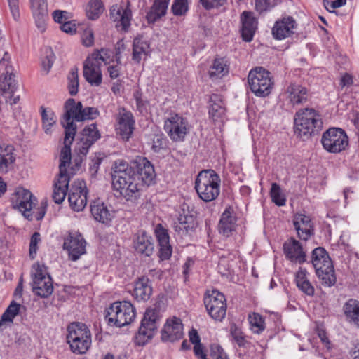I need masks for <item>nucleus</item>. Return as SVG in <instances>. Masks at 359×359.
<instances>
[{
    "mask_svg": "<svg viewBox=\"0 0 359 359\" xmlns=\"http://www.w3.org/2000/svg\"><path fill=\"white\" fill-rule=\"evenodd\" d=\"M255 9L259 13L271 10L275 6V0H255Z\"/></svg>",
    "mask_w": 359,
    "mask_h": 359,
    "instance_id": "obj_57",
    "label": "nucleus"
},
{
    "mask_svg": "<svg viewBox=\"0 0 359 359\" xmlns=\"http://www.w3.org/2000/svg\"><path fill=\"white\" fill-rule=\"evenodd\" d=\"M11 13L15 20L20 18L19 1L18 0H7Z\"/></svg>",
    "mask_w": 359,
    "mask_h": 359,
    "instance_id": "obj_62",
    "label": "nucleus"
},
{
    "mask_svg": "<svg viewBox=\"0 0 359 359\" xmlns=\"http://www.w3.org/2000/svg\"><path fill=\"white\" fill-rule=\"evenodd\" d=\"M250 329L257 334H262L266 329L264 318L258 313L253 312L248 315Z\"/></svg>",
    "mask_w": 359,
    "mask_h": 359,
    "instance_id": "obj_41",
    "label": "nucleus"
},
{
    "mask_svg": "<svg viewBox=\"0 0 359 359\" xmlns=\"http://www.w3.org/2000/svg\"><path fill=\"white\" fill-rule=\"evenodd\" d=\"M32 278V291L36 295L41 298H47L52 294L53 280L44 265L39 264L33 265Z\"/></svg>",
    "mask_w": 359,
    "mask_h": 359,
    "instance_id": "obj_11",
    "label": "nucleus"
},
{
    "mask_svg": "<svg viewBox=\"0 0 359 359\" xmlns=\"http://www.w3.org/2000/svg\"><path fill=\"white\" fill-rule=\"evenodd\" d=\"M323 124L321 116L313 109H302L295 114L294 133L303 140L317 135L322 130Z\"/></svg>",
    "mask_w": 359,
    "mask_h": 359,
    "instance_id": "obj_3",
    "label": "nucleus"
},
{
    "mask_svg": "<svg viewBox=\"0 0 359 359\" xmlns=\"http://www.w3.org/2000/svg\"><path fill=\"white\" fill-rule=\"evenodd\" d=\"M286 100L292 105L305 103L309 97L307 88L297 83H290L285 90Z\"/></svg>",
    "mask_w": 359,
    "mask_h": 359,
    "instance_id": "obj_25",
    "label": "nucleus"
},
{
    "mask_svg": "<svg viewBox=\"0 0 359 359\" xmlns=\"http://www.w3.org/2000/svg\"><path fill=\"white\" fill-rule=\"evenodd\" d=\"M308 272L306 269L299 267L295 274V282L298 289L305 294L313 297L315 289L308 278Z\"/></svg>",
    "mask_w": 359,
    "mask_h": 359,
    "instance_id": "obj_34",
    "label": "nucleus"
},
{
    "mask_svg": "<svg viewBox=\"0 0 359 359\" xmlns=\"http://www.w3.org/2000/svg\"><path fill=\"white\" fill-rule=\"evenodd\" d=\"M53 18L55 22L62 24L68 19V12L61 10H55L53 13Z\"/></svg>",
    "mask_w": 359,
    "mask_h": 359,
    "instance_id": "obj_63",
    "label": "nucleus"
},
{
    "mask_svg": "<svg viewBox=\"0 0 359 359\" xmlns=\"http://www.w3.org/2000/svg\"><path fill=\"white\" fill-rule=\"evenodd\" d=\"M241 21L242 39L246 42H250L257 29L258 20L252 12L243 11L241 15Z\"/></svg>",
    "mask_w": 359,
    "mask_h": 359,
    "instance_id": "obj_24",
    "label": "nucleus"
},
{
    "mask_svg": "<svg viewBox=\"0 0 359 359\" xmlns=\"http://www.w3.org/2000/svg\"><path fill=\"white\" fill-rule=\"evenodd\" d=\"M311 262L315 271L333 264L328 253L322 247H318L312 251Z\"/></svg>",
    "mask_w": 359,
    "mask_h": 359,
    "instance_id": "obj_36",
    "label": "nucleus"
},
{
    "mask_svg": "<svg viewBox=\"0 0 359 359\" xmlns=\"http://www.w3.org/2000/svg\"><path fill=\"white\" fill-rule=\"evenodd\" d=\"M155 235L158 243H165L170 241L168 230L161 224H158L155 228Z\"/></svg>",
    "mask_w": 359,
    "mask_h": 359,
    "instance_id": "obj_56",
    "label": "nucleus"
},
{
    "mask_svg": "<svg viewBox=\"0 0 359 359\" xmlns=\"http://www.w3.org/2000/svg\"><path fill=\"white\" fill-rule=\"evenodd\" d=\"M33 15L48 16L46 0H30Z\"/></svg>",
    "mask_w": 359,
    "mask_h": 359,
    "instance_id": "obj_46",
    "label": "nucleus"
},
{
    "mask_svg": "<svg viewBox=\"0 0 359 359\" xmlns=\"http://www.w3.org/2000/svg\"><path fill=\"white\" fill-rule=\"evenodd\" d=\"M90 212L95 221L102 224H109L114 217L112 211L100 200L94 201L90 204Z\"/></svg>",
    "mask_w": 359,
    "mask_h": 359,
    "instance_id": "obj_28",
    "label": "nucleus"
},
{
    "mask_svg": "<svg viewBox=\"0 0 359 359\" xmlns=\"http://www.w3.org/2000/svg\"><path fill=\"white\" fill-rule=\"evenodd\" d=\"M55 61V55L51 49L47 50L46 57L42 60V69L48 74Z\"/></svg>",
    "mask_w": 359,
    "mask_h": 359,
    "instance_id": "obj_59",
    "label": "nucleus"
},
{
    "mask_svg": "<svg viewBox=\"0 0 359 359\" xmlns=\"http://www.w3.org/2000/svg\"><path fill=\"white\" fill-rule=\"evenodd\" d=\"M149 44L140 38H135L133 43V60L139 64L145 60L149 53Z\"/></svg>",
    "mask_w": 359,
    "mask_h": 359,
    "instance_id": "obj_39",
    "label": "nucleus"
},
{
    "mask_svg": "<svg viewBox=\"0 0 359 359\" xmlns=\"http://www.w3.org/2000/svg\"><path fill=\"white\" fill-rule=\"evenodd\" d=\"M170 0H154L146 18L149 23H154L166 14Z\"/></svg>",
    "mask_w": 359,
    "mask_h": 359,
    "instance_id": "obj_35",
    "label": "nucleus"
},
{
    "mask_svg": "<svg viewBox=\"0 0 359 359\" xmlns=\"http://www.w3.org/2000/svg\"><path fill=\"white\" fill-rule=\"evenodd\" d=\"M248 82L251 91L260 97L268 96L273 86L270 72L262 67H256L250 71Z\"/></svg>",
    "mask_w": 359,
    "mask_h": 359,
    "instance_id": "obj_9",
    "label": "nucleus"
},
{
    "mask_svg": "<svg viewBox=\"0 0 359 359\" xmlns=\"http://www.w3.org/2000/svg\"><path fill=\"white\" fill-rule=\"evenodd\" d=\"M197 226L196 217L191 215H180L177 222L173 224L175 231L180 236L190 234Z\"/></svg>",
    "mask_w": 359,
    "mask_h": 359,
    "instance_id": "obj_29",
    "label": "nucleus"
},
{
    "mask_svg": "<svg viewBox=\"0 0 359 359\" xmlns=\"http://www.w3.org/2000/svg\"><path fill=\"white\" fill-rule=\"evenodd\" d=\"M110 18L117 22L116 27H121L122 30L126 32L130 26L132 13L128 7L123 8L117 4L113 5L110 8Z\"/></svg>",
    "mask_w": 359,
    "mask_h": 359,
    "instance_id": "obj_27",
    "label": "nucleus"
},
{
    "mask_svg": "<svg viewBox=\"0 0 359 359\" xmlns=\"http://www.w3.org/2000/svg\"><path fill=\"white\" fill-rule=\"evenodd\" d=\"M316 274L325 287H332L337 282V277L333 264L316 271Z\"/></svg>",
    "mask_w": 359,
    "mask_h": 359,
    "instance_id": "obj_40",
    "label": "nucleus"
},
{
    "mask_svg": "<svg viewBox=\"0 0 359 359\" xmlns=\"http://www.w3.org/2000/svg\"><path fill=\"white\" fill-rule=\"evenodd\" d=\"M226 107L221 95L212 94L210 97L208 114L213 121H217L224 118L226 114Z\"/></svg>",
    "mask_w": 359,
    "mask_h": 359,
    "instance_id": "obj_30",
    "label": "nucleus"
},
{
    "mask_svg": "<svg viewBox=\"0 0 359 359\" xmlns=\"http://www.w3.org/2000/svg\"><path fill=\"white\" fill-rule=\"evenodd\" d=\"M86 242L82 235L76 231L69 232L63 243V248L68 252L69 259L72 261H76L86 254Z\"/></svg>",
    "mask_w": 359,
    "mask_h": 359,
    "instance_id": "obj_16",
    "label": "nucleus"
},
{
    "mask_svg": "<svg viewBox=\"0 0 359 359\" xmlns=\"http://www.w3.org/2000/svg\"><path fill=\"white\" fill-rule=\"evenodd\" d=\"M324 6L325 8L329 12H332L334 9L339 8L342 6H344V3L341 1V0H335V1H329V0H324L323 1Z\"/></svg>",
    "mask_w": 359,
    "mask_h": 359,
    "instance_id": "obj_64",
    "label": "nucleus"
},
{
    "mask_svg": "<svg viewBox=\"0 0 359 359\" xmlns=\"http://www.w3.org/2000/svg\"><path fill=\"white\" fill-rule=\"evenodd\" d=\"M136 313L133 305L128 301L115 302L105 309V320L110 326L121 327L135 319Z\"/></svg>",
    "mask_w": 359,
    "mask_h": 359,
    "instance_id": "obj_6",
    "label": "nucleus"
},
{
    "mask_svg": "<svg viewBox=\"0 0 359 359\" xmlns=\"http://www.w3.org/2000/svg\"><path fill=\"white\" fill-rule=\"evenodd\" d=\"M161 319L160 309L157 306L148 308L141 321L134 341L136 345L144 346L154 337Z\"/></svg>",
    "mask_w": 359,
    "mask_h": 359,
    "instance_id": "obj_7",
    "label": "nucleus"
},
{
    "mask_svg": "<svg viewBox=\"0 0 359 359\" xmlns=\"http://www.w3.org/2000/svg\"><path fill=\"white\" fill-rule=\"evenodd\" d=\"M81 137H86V139L92 141V144H93L100 138V134L97 130V126L92 123L86 126L82 131Z\"/></svg>",
    "mask_w": 359,
    "mask_h": 359,
    "instance_id": "obj_49",
    "label": "nucleus"
},
{
    "mask_svg": "<svg viewBox=\"0 0 359 359\" xmlns=\"http://www.w3.org/2000/svg\"><path fill=\"white\" fill-rule=\"evenodd\" d=\"M323 147L329 153L338 154L345 151L349 143L348 137L340 128H330L323 133Z\"/></svg>",
    "mask_w": 359,
    "mask_h": 359,
    "instance_id": "obj_10",
    "label": "nucleus"
},
{
    "mask_svg": "<svg viewBox=\"0 0 359 359\" xmlns=\"http://www.w3.org/2000/svg\"><path fill=\"white\" fill-rule=\"evenodd\" d=\"M229 67L224 57H215L210 66L208 74L210 79H221L229 73Z\"/></svg>",
    "mask_w": 359,
    "mask_h": 359,
    "instance_id": "obj_38",
    "label": "nucleus"
},
{
    "mask_svg": "<svg viewBox=\"0 0 359 359\" xmlns=\"http://www.w3.org/2000/svg\"><path fill=\"white\" fill-rule=\"evenodd\" d=\"M71 162V152L67 148H62L60 156V173L57 181L54 184L52 194L53 200L55 203L63 202L67 193L70 177L67 173V167Z\"/></svg>",
    "mask_w": 359,
    "mask_h": 359,
    "instance_id": "obj_8",
    "label": "nucleus"
},
{
    "mask_svg": "<svg viewBox=\"0 0 359 359\" xmlns=\"http://www.w3.org/2000/svg\"><path fill=\"white\" fill-rule=\"evenodd\" d=\"M93 145L92 141H90L86 137H81L79 141L76 143L75 151L81 156H86L88 154L90 147Z\"/></svg>",
    "mask_w": 359,
    "mask_h": 359,
    "instance_id": "obj_52",
    "label": "nucleus"
},
{
    "mask_svg": "<svg viewBox=\"0 0 359 359\" xmlns=\"http://www.w3.org/2000/svg\"><path fill=\"white\" fill-rule=\"evenodd\" d=\"M133 166L123 160L115 161L111 175L112 187L126 201L135 203L141 196L139 180L149 186L156 177L153 165L146 158L139 157Z\"/></svg>",
    "mask_w": 359,
    "mask_h": 359,
    "instance_id": "obj_1",
    "label": "nucleus"
},
{
    "mask_svg": "<svg viewBox=\"0 0 359 359\" xmlns=\"http://www.w3.org/2000/svg\"><path fill=\"white\" fill-rule=\"evenodd\" d=\"M37 201L36 197L28 189L22 187L15 189L11 197L12 207L22 212L28 220H32L34 212L33 207Z\"/></svg>",
    "mask_w": 359,
    "mask_h": 359,
    "instance_id": "obj_13",
    "label": "nucleus"
},
{
    "mask_svg": "<svg viewBox=\"0 0 359 359\" xmlns=\"http://www.w3.org/2000/svg\"><path fill=\"white\" fill-rule=\"evenodd\" d=\"M41 241V236L39 232H34L31 236L29 243V257L31 259H35L38 250V244Z\"/></svg>",
    "mask_w": 359,
    "mask_h": 359,
    "instance_id": "obj_54",
    "label": "nucleus"
},
{
    "mask_svg": "<svg viewBox=\"0 0 359 359\" xmlns=\"http://www.w3.org/2000/svg\"><path fill=\"white\" fill-rule=\"evenodd\" d=\"M151 140V149L156 153L160 152L167 147L168 140L163 133L155 134Z\"/></svg>",
    "mask_w": 359,
    "mask_h": 359,
    "instance_id": "obj_50",
    "label": "nucleus"
},
{
    "mask_svg": "<svg viewBox=\"0 0 359 359\" xmlns=\"http://www.w3.org/2000/svg\"><path fill=\"white\" fill-rule=\"evenodd\" d=\"M8 53H5L0 60V90L5 97H11L16 90L13 79V67L9 65Z\"/></svg>",
    "mask_w": 359,
    "mask_h": 359,
    "instance_id": "obj_15",
    "label": "nucleus"
},
{
    "mask_svg": "<svg viewBox=\"0 0 359 359\" xmlns=\"http://www.w3.org/2000/svg\"><path fill=\"white\" fill-rule=\"evenodd\" d=\"M198 2L207 11L218 8L226 4L227 0H198Z\"/></svg>",
    "mask_w": 359,
    "mask_h": 359,
    "instance_id": "obj_58",
    "label": "nucleus"
},
{
    "mask_svg": "<svg viewBox=\"0 0 359 359\" xmlns=\"http://www.w3.org/2000/svg\"><path fill=\"white\" fill-rule=\"evenodd\" d=\"M135 118L133 114L124 107L118 109L116 116V134L125 141L129 140L135 129Z\"/></svg>",
    "mask_w": 359,
    "mask_h": 359,
    "instance_id": "obj_17",
    "label": "nucleus"
},
{
    "mask_svg": "<svg viewBox=\"0 0 359 359\" xmlns=\"http://www.w3.org/2000/svg\"><path fill=\"white\" fill-rule=\"evenodd\" d=\"M133 247L137 253L150 256L154 249L152 237L144 231H139L133 239Z\"/></svg>",
    "mask_w": 359,
    "mask_h": 359,
    "instance_id": "obj_26",
    "label": "nucleus"
},
{
    "mask_svg": "<svg viewBox=\"0 0 359 359\" xmlns=\"http://www.w3.org/2000/svg\"><path fill=\"white\" fill-rule=\"evenodd\" d=\"M270 196L271 201L278 206H283L286 203V198L282 194V190L279 184L276 182L272 183L270 190Z\"/></svg>",
    "mask_w": 359,
    "mask_h": 359,
    "instance_id": "obj_44",
    "label": "nucleus"
},
{
    "mask_svg": "<svg viewBox=\"0 0 359 359\" xmlns=\"http://www.w3.org/2000/svg\"><path fill=\"white\" fill-rule=\"evenodd\" d=\"M297 24L291 16L283 17L276 21L272 28V35L275 39L283 40L294 34V29Z\"/></svg>",
    "mask_w": 359,
    "mask_h": 359,
    "instance_id": "obj_22",
    "label": "nucleus"
},
{
    "mask_svg": "<svg viewBox=\"0 0 359 359\" xmlns=\"http://www.w3.org/2000/svg\"><path fill=\"white\" fill-rule=\"evenodd\" d=\"M67 341L70 350L75 354H84L91 345V333L84 323H71L67 328Z\"/></svg>",
    "mask_w": 359,
    "mask_h": 359,
    "instance_id": "obj_5",
    "label": "nucleus"
},
{
    "mask_svg": "<svg viewBox=\"0 0 359 359\" xmlns=\"http://www.w3.org/2000/svg\"><path fill=\"white\" fill-rule=\"evenodd\" d=\"M230 332L233 340L239 347H244L245 346L248 341L245 339V335L241 328L233 324L230 327Z\"/></svg>",
    "mask_w": 359,
    "mask_h": 359,
    "instance_id": "obj_51",
    "label": "nucleus"
},
{
    "mask_svg": "<svg viewBox=\"0 0 359 359\" xmlns=\"http://www.w3.org/2000/svg\"><path fill=\"white\" fill-rule=\"evenodd\" d=\"M20 309V304L15 301H12L1 315L0 319V327L3 325L4 323H13L15 317L19 314Z\"/></svg>",
    "mask_w": 359,
    "mask_h": 359,
    "instance_id": "obj_43",
    "label": "nucleus"
},
{
    "mask_svg": "<svg viewBox=\"0 0 359 359\" xmlns=\"http://www.w3.org/2000/svg\"><path fill=\"white\" fill-rule=\"evenodd\" d=\"M88 190L83 182L72 186L69 191L68 200L71 208L76 212L83 210L87 204Z\"/></svg>",
    "mask_w": 359,
    "mask_h": 359,
    "instance_id": "obj_21",
    "label": "nucleus"
},
{
    "mask_svg": "<svg viewBox=\"0 0 359 359\" xmlns=\"http://www.w3.org/2000/svg\"><path fill=\"white\" fill-rule=\"evenodd\" d=\"M133 97L135 100L137 109L141 113L147 112L148 102L142 98V93L139 91H135L133 93Z\"/></svg>",
    "mask_w": 359,
    "mask_h": 359,
    "instance_id": "obj_60",
    "label": "nucleus"
},
{
    "mask_svg": "<svg viewBox=\"0 0 359 359\" xmlns=\"http://www.w3.org/2000/svg\"><path fill=\"white\" fill-rule=\"evenodd\" d=\"M204 304L208 314L214 320L222 321L225 318L226 302L222 292L214 290L210 293H206L204 297Z\"/></svg>",
    "mask_w": 359,
    "mask_h": 359,
    "instance_id": "obj_14",
    "label": "nucleus"
},
{
    "mask_svg": "<svg viewBox=\"0 0 359 359\" xmlns=\"http://www.w3.org/2000/svg\"><path fill=\"white\" fill-rule=\"evenodd\" d=\"M15 156L13 145L0 146V174L8 172L15 161Z\"/></svg>",
    "mask_w": 359,
    "mask_h": 359,
    "instance_id": "obj_32",
    "label": "nucleus"
},
{
    "mask_svg": "<svg viewBox=\"0 0 359 359\" xmlns=\"http://www.w3.org/2000/svg\"><path fill=\"white\" fill-rule=\"evenodd\" d=\"M104 11V5L102 0H90L86 8V15L91 20L99 18Z\"/></svg>",
    "mask_w": 359,
    "mask_h": 359,
    "instance_id": "obj_42",
    "label": "nucleus"
},
{
    "mask_svg": "<svg viewBox=\"0 0 359 359\" xmlns=\"http://www.w3.org/2000/svg\"><path fill=\"white\" fill-rule=\"evenodd\" d=\"M101 65L95 59L89 56L83 64V76L86 81L93 86H99L102 81Z\"/></svg>",
    "mask_w": 359,
    "mask_h": 359,
    "instance_id": "obj_23",
    "label": "nucleus"
},
{
    "mask_svg": "<svg viewBox=\"0 0 359 359\" xmlns=\"http://www.w3.org/2000/svg\"><path fill=\"white\" fill-rule=\"evenodd\" d=\"M236 219L232 215L230 208H226L222 213L219 222V231L226 237L231 235L236 230Z\"/></svg>",
    "mask_w": 359,
    "mask_h": 359,
    "instance_id": "obj_33",
    "label": "nucleus"
},
{
    "mask_svg": "<svg viewBox=\"0 0 359 359\" xmlns=\"http://www.w3.org/2000/svg\"><path fill=\"white\" fill-rule=\"evenodd\" d=\"M41 116L43 128L47 133L55 123L56 118L55 114L51 110H47L43 107H41Z\"/></svg>",
    "mask_w": 359,
    "mask_h": 359,
    "instance_id": "obj_48",
    "label": "nucleus"
},
{
    "mask_svg": "<svg viewBox=\"0 0 359 359\" xmlns=\"http://www.w3.org/2000/svg\"><path fill=\"white\" fill-rule=\"evenodd\" d=\"M293 225L300 240L306 241L314 235L313 223L309 215L297 213L293 218Z\"/></svg>",
    "mask_w": 359,
    "mask_h": 359,
    "instance_id": "obj_20",
    "label": "nucleus"
},
{
    "mask_svg": "<svg viewBox=\"0 0 359 359\" xmlns=\"http://www.w3.org/2000/svg\"><path fill=\"white\" fill-rule=\"evenodd\" d=\"M171 10L175 15L180 16L184 15L188 11V0H175Z\"/></svg>",
    "mask_w": 359,
    "mask_h": 359,
    "instance_id": "obj_53",
    "label": "nucleus"
},
{
    "mask_svg": "<svg viewBox=\"0 0 359 359\" xmlns=\"http://www.w3.org/2000/svg\"><path fill=\"white\" fill-rule=\"evenodd\" d=\"M79 88L78 69L73 67L68 75V89L71 95H76Z\"/></svg>",
    "mask_w": 359,
    "mask_h": 359,
    "instance_id": "obj_45",
    "label": "nucleus"
},
{
    "mask_svg": "<svg viewBox=\"0 0 359 359\" xmlns=\"http://www.w3.org/2000/svg\"><path fill=\"white\" fill-rule=\"evenodd\" d=\"M220 177L215 170H201L195 180V189L198 197L205 202L215 200L220 193Z\"/></svg>",
    "mask_w": 359,
    "mask_h": 359,
    "instance_id": "obj_4",
    "label": "nucleus"
},
{
    "mask_svg": "<svg viewBox=\"0 0 359 359\" xmlns=\"http://www.w3.org/2000/svg\"><path fill=\"white\" fill-rule=\"evenodd\" d=\"M65 113L61 119V124L65 128L64 146L71 152V145L76 133V125L74 121H83L93 120L100 116L96 107H83L81 102H76L73 98H69L65 103Z\"/></svg>",
    "mask_w": 359,
    "mask_h": 359,
    "instance_id": "obj_2",
    "label": "nucleus"
},
{
    "mask_svg": "<svg viewBox=\"0 0 359 359\" xmlns=\"http://www.w3.org/2000/svg\"><path fill=\"white\" fill-rule=\"evenodd\" d=\"M152 294L151 282L147 276H142L135 283L133 295L138 302H146Z\"/></svg>",
    "mask_w": 359,
    "mask_h": 359,
    "instance_id": "obj_31",
    "label": "nucleus"
},
{
    "mask_svg": "<svg viewBox=\"0 0 359 359\" xmlns=\"http://www.w3.org/2000/svg\"><path fill=\"white\" fill-rule=\"evenodd\" d=\"M283 250L286 259L292 263L302 264L307 261L306 252L302 244L293 237L284 242Z\"/></svg>",
    "mask_w": 359,
    "mask_h": 359,
    "instance_id": "obj_18",
    "label": "nucleus"
},
{
    "mask_svg": "<svg viewBox=\"0 0 359 359\" xmlns=\"http://www.w3.org/2000/svg\"><path fill=\"white\" fill-rule=\"evenodd\" d=\"M159 250L158 256L161 260H168L170 258L172 253V248L170 241L165 243H158Z\"/></svg>",
    "mask_w": 359,
    "mask_h": 359,
    "instance_id": "obj_55",
    "label": "nucleus"
},
{
    "mask_svg": "<svg viewBox=\"0 0 359 359\" xmlns=\"http://www.w3.org/2000/svg\"><path fill=\"white\" fill-rule=\"evenodd\" d=\"M343 311L347 320L359 327V301L349 299L343 306Z\"/></svg>",
    "mask_w": 359,
    "mask_h": 359,
    "instance_id": "obj_37",
    "label": "nucleus"
},
{
    "mask_svg": "<svg viewBox=\"0 0 359 359\" xmlns=\"http://www.w3.org/2000/svg\"><path fill=\"white\" fill-rule=\"evenodd\" d=\"M114 53L105 48H102L100 50H95L89 56L90 58L95 59V61L98 62L101 65L102 62L105 64L109 63L111 58L113 57Z\"/></svg>",
    "mask_w": 359,
    "mask_h": 359,
    "instance_id": "obj_47",
    "label": "nucleus"
},
{
    "mask_svg": "<svg viewBox=\"0 0 359 359\" xmlns=\"http://www.w3.org/2000/svg\"><path fill=\"white\" fill-rule=\"evenodd\" d=\"M163 128L173 142H183L189 132L187 119L172 112L165 118Z\"/></svg>",
    "mask_w": 359,
    "mask_h": 359,
    "instance_id": "obj_12",
    "label": "nucleus"
},
{
    "mask_svg": "<svg viewBox=\"0 0 359 359\" xmlns=\"http://www.w3.org/2000/svg\"><path fill=\"white\" fill-rule=\"evenodd\" d=\"M82 43L86 47H90L94 43V33L93 31L90 29H86L81 36Z\"/></svg>",
    "mask_w": 359,
    "mask_h": 359,
    "instance_id": "obj_61",
    "label": "nucleus"
},
{
    "mask_svg": "<svg viewBox=\"0 0 359 359\" xmlns=\"http://www.w3.org/2000/svg\"><path fill=\"white\" fill-rule=\"evenodd\" d=\"M183 337V324L180 318L173 317L167 320L161 330V339L165 342H175Z\"/></svg>",
    "mask_w": 359,
    "mask_h": 359,
    "instance_id": "obj_19",
    "label": "nucleus"
}]
</instances>
